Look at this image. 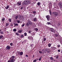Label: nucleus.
Listing matches in <instances>:
<instances>
[{
	"instance_id": "51",
	"label": "nucleus",
	"mask_w": 62,
	"mask_h": 62,
	"mask_svg": "<svg viewBox=\"0 0 62 62\" xmlns=\"http://www.w3.org/2000/svg\"><path fill=\"white\" fill-rule=\"evenodd\" d=\"M26 57H28V55H27V54H26Z\"/></svg>"
},
{
	"instance_id": "4",
	"label": "nucleus",
	"mask_w": 62,
	"mask_h": 62,
	"mask_svg": "<svg viewBox=\"0 0 62 62\" xmlns=\"http://www.w3.org/2000/svg\"><path fill=\"white\" fill-rule=\"evenodd\" d=\"M18 18H19L20 20H23L24 18V17L23 16H21L19 15L18 16Z\"/></svg>"
},
{
	"instance_id": "44",
	"label": "nucleus",
	"mask_w": 62,
	"mask_h": 62,
	"mask_svg": "<svg viewBox=\"0 0 62 62\" xmlns=\"http://www.w3.org/2000/svg\"><path fill=\"white\" fill-rule=\"evenodd\" d=\"M39 53H40V54H41L42 53V52H41V51H39Z\"/></svg>"
},
{
	"instance_id": "47",
	"label": "nucleus",
	"mask_w": 62,
	"mask_h": 62,
	"mask_svg": "<svg viewBox=\"0 0 62 62\" xmlns=\"http://www.w3.org/2000/svg\"><path fill=\"white\" fill-rule=\"evenodd\" d=\"M58 52H60V49H58Z\"/></svg>"
},
{
	"instance_id": "53",
	"label": "nucleus",
	"mask_w": 62,
	"mask_h": 62,
	"mask_svg": "<svg viewBox=\"0 0 62 62\" xmlns=\"http://www.w3.org/2000/svg\"><path fill=\"white\" fill-rule=\"evenodd\" d=\"M32 45H30V46H31V47H32Z\"/></svg>"
},
{
	"instance_id": "16",
	"label": "nucleus",
	"mask_w": 62,
	"mask_h": 62,
	"mask_svg": "<svg viewBox=\"0 0 62 62\" xmlns=\"http://www.w3.org/2000/svg\"><path fill=\"white\" fill-rule=\"evenodd\" d=\"M8 21H9V22H10H10H11V19L10 18L9 19H8Z\"/></svg>"
},
{
	"instance_id": "55",
	"label": "nucleus",
	"mask_w": 62,
	"mask_h": 62,
	"mask_svg": "<svg viewBox=\"0 0 62 62\" xmlns=\"http://www.w3.org/2000/svg\"><path fill=\"white\" fill-rule=\"evenodd\" d=\"M47 53H49V51H47Z\"/></svg>"
},
{
	"instance_id": "36",
	"label": "nucleus",
	"mask_w": 62,
	"mask_h": 62,
	"mask_svg": "<svg viewBox=\"0 0 62 62\" xmlns=\"http://www.w3.org/2000/svg\"><path fill=\"white\" fill-rule=\"evenodd\" d=\"M16 34L17 36H19V34L17 32L16 33Z\"/></svg>"
},
{
	"instance_id": "43",
	"label": "nucleus",
	"mask_w": 62,
	"mask_h": 62,
	"mask_svg": "<svg viewBox=\"0 0 62 62\" xmlns=\"http://www.w3.org/2000/svg\"><path fill=\"white\" fill-rule=\"evenodd\" d=\"M24 25H25V24H23L22 25V27H23V26H24Z\"/></svg>"
},
{
	"instance_id": "30",
	"label": "nucleus",
	"mask_w": 62,
	"mask_h": 62,
	"mask_svg": "<svg viewBox=\"0 0 62 62\" xmlns=\"http://www.w3.org/2000/svg\"><path fill=\"white\" fill-rule=\"evenodd\" d=\"M18 54L17 55H18L19 54L20 55V52L19 51H17V52Z\"/></svg>"
},
{
	"instance_id": "56",
	"label": "nucleus",
	"mask_w": 62,
	"mask_h": 62,
	"mask_svg": "<svg viewBox=\"0 0 62 62\" xmlns=\"http://www.w3.org/2000/svg\"><path fill=\"white\" fill-rule=\"evenodd\" d=\"M51 48H54V47H51Z\"/></svg>"
},
{
	"instance_id": "18",
	"label": "nucleus",
	"mask_w": 62,
	"mask_h": 62,
	"mask_svg": "<svg viewBox=\"0 0 62 62\" xmlns=\"http://www.w3.org/2000/svg\"><path fill=\"white\" fill-rule=\"evenodd\" d=\"M51 32H55V30L54 29H53Z\"/></svg>"
},
{
	"instance_id": "7",
	"label": "nucleus",
	"mask_w": 62,
	"mask_h": 62,
	"mask_svg": "<svg viewBox=\"0 0 62 62\" xmlns=\"http://www.w3.org/2000/svg\"><path fill=\"white\" fill-rule=\"evenodd\" d=\"M62 3L61 2H60L59 3V6L60 8H62Z\"/></svg>"
},
{
	"instance_id": "3",
	"label": "nucleus",
	"mask_w": 62,
	"mask_h": 62,
	"mask_svg": "<svg viewBox=\"0 0 62 62\" xmlns=\"http://www.w3.org/2000/svg\"><path fill=\"white\" fill-rule=\"evenodd\" d=\"M15 59H11V58H10L9 60H8L7 62H13L15 61Z\"/></svg>"
},
{
	"instance_id": "38",
	"label": "nucleus",
	"mask_w": 62,
	"mask_h": 62,
	"mask_svg": "<svg viewBox=\"0 0 62 62\" xmlns=\"http://www.w3.org/2000/svg\"><path fill=\"white\" fill-rule=\"evenodd\" d=\"M10 45H11V46H12L13 45V43H11L10 44Z\"/></svg>"
},
{
	"instance_id": "10",
	"label": "nucleus",
	"mask_w": 62,
	"mask_h": 62,
	"mask_svg": "<svg viewBox=\"0 0 62 62\" xmlns=\"http://www.w3.org/2000/svg\"><path fill=\"white\" fill-rule=\"evenodd\" d=\"M6 49H8V50H9L10 49V47L9 46H7L6 47Z\"/></svg>"
},
{
	"instance_id": "5",
	"label": "nucleus",
	"mask_w": 62,
	"mask_h": 62,
	"mask_svg": "<svg viewBox=\"0 0 62 62\" xmlns=\"http://www.w3.org/2000/svg\"><path fill=\"white\" fill-rule=\"evenodd\" d=\"M46 17L47 19V21H49L50 19V16L49 15H47L46 16Z\"/></svg>"
},
{
	"instance_id": "50",
	"label": "nucleus",
	"mask_w": 62,
	"mask_h": 62,
	"mask_svg": "<svg viewBox=\"0 0 62 62\" xmlns=\"http://www.w3.org/2000/svg\"><path fill=\"white\" fill-rule=\"evenodd\" d=\"M21 37H23V35H22L21 36Z\"/></svg>"
},
{
	"instance_id": "20",
	"label": "nucleus",
	"mask_w": 62,
	"mask_h": 62,
	"mask_svg": "<svg viewBox=\"0 0 62 62\" xmlns=\"http://www.w3.org/2000/svg\"><path fill=\"white\" fill-rule=\"evenodd\" d=\"M37 18H34V21H35V22H36L37 21Z\"/></svg>"
},
{
	"instance_id": "37",
	"label": "nucleus",
	"mask_w": 62,
	"mask_h": 62,
	"mask_svg": "<svg viewBox=\"0 0 62 62\" xmlns=\"http://www.w3.org/2000/svg\"><path fill=\"white\" fill-rule=\"evenodd\" d=\"M46 38H45L43 39V40L44 41H46Z\"/></svg>"
},
{
	"instance_id": "46",
	"label": "nucleus",
	"mask_w": 62,
	"mask_h": 62,
	"mask_svg": "<svg viewBox=\"0 0 62 62\" xmlns=\"http://www.w3.org/2000/svg\"><path fill=\"white\" fill-rule=\"evenodd\" d=\"M31 31H28L29 33H31Z\"/></svg>"
},
{
	"instance_id": "48",
	"label": "nucleus",
	"mask_w": 62,
	"mask_h": 62,
	"mask_svg": "<svg viewBox=\"0 0 62 62\" xmlns=\"http://www.w3.org/2000/svg\"><path fill=\"white\" fill-rule=\"evenodd\" d=\"M10 25H11V26H13V24L12 23H11L10 24Z\"/></svg>"
},
{
	"instance_id": "41",
	"label": "nucleus",
	"mask_w": 62,
	"mask_h": 62,
	"mask_svg": "<svg viewBox=\"0 0 62 62\" xmlns=\"http://www.w3.org/2000/svg\"><path fill=\"white\" fill-rule=\"evenodd\" d=\"M47 24L48 25H49L50 24H51V23H50V22H48Z\"/></svg>"
},
{
	"instance_id": "49",
	"label": "nucleus",
	"mask_w": 62,
	"mask_h": 62,
	"mask_svg": "<svg viewBox=\"0 0 62 62\" xmlns=\"http://www.w3.org/2000/svg\"><path fill=\"white\" fill-rule=\"evenodd\" d=\"M60 45H58V47H60Z\"/></svg>"
},
{
	"instance_id": "29",
	"label": "nucleus",
	"mask_w": 62,
	"mask_h": 62,
	"mask_svg": "<svg viewBox=\"0 0 62 62\" xmlns=\"http://www.w3.org/2000/svg\"><path fill=\"white\" fill-rule=\"evenodd\" d=\"M3 37V36L2 35H0V39H2V38Z\"/></svg>"
},
{
	"instance_id": "35",
	"label": "nucleus",
	"mask_w": 62,
	"mask_h": 62,
	"mask_svg": "<svg viewBox=\"0 0 62 62\" xmlns=\"http://www.w3.org/2000/svg\"><path fill=\"white\" fill-rule=\"evenodd\" d=\"M37 5L38 6L40 5V2H38L37 3Z\"/></svg>"
},
{
	"instance_id": "45",
	"label": "nucleus",
	"mask_w": 62,
	"mask_h": 62,
	"mask_svg": "<svg viewBox=\"0 0 62 62\" xmlns=\"http://www.w3.org/2000/svg\"><path fill=\"white\" fill-rule=\"evenodd\" d=\"M56 58V59H57V58H58V55H57V56Z\"/></svg>"
},
{
	"instance_id": "11",
	"label": "nucleus",
	"mask_w": 62,
	"mask_h": 62,
	"mask_svg": "<svg viewBox=\"0 0 62 62\" xmlns=\"http://www.w3.org/2000/svg\"><path fill=\"white\" fill-rule=\"evenodd\" d=\"M9 7V6L7 5V7H6L5 8L6 9H8V8Z\"/></svg>"
},
{
	"instance_id": "42",
	"label": "nucleus",
	"mask_w": 62,
	"mask_h": 62,
	"mask_svg": "<svg viewBox=\"0 0 62 62\" xmlns=\"http://www.w3.org/2000/svg\"><path fill=\"white\" fill-rule=\"evenodd\" d=\"M36 61H37V60H34L33 61V62H36Z\"/></svg>"
},
{
	"instance_id": "57",
	"label": "nucleus",
	"mask_w": 62,
	"mask_h": 62,
	"mask_svg": "<svg viewBox=\"0 0 62 62\" xmlns=\"http://www.w3.org/2000/svg\"><path fill=\"white\" fill-rule=\"evenodd\" d=\"M2 31V30H1V29H0V31Z\"/></svg>"
},
{
	"instance_id": "26",
	"label": "nucleus",
	"mask_w": 62,
	"mask_h": 62,
	"mask_svg": "<svg viewBox=\"0 0 62 62\" xmlns=\"http://www.w3.org/2000/svg\"><path fill=\"white\" fill-rule=\"evenodd\" d=\"M55 37H58V34H55Z\"/></svg>"
},
{
	"instance_id": "8",
	"label": "nucleus",
	"mask_w": 62,
	"mask_h": 62,
	"mask_svg": "<svg viewBox=\"0 0 62 62\" xmlns=\"http://www.w3.org/2000/svg\"><path fill=\"white\" fill-rule=\"evenodd\" d=\"M23 52H20L19 55L22 56L23 55Z\"/></svg>"
},
{
	"instance_id": "6",
	"label": "nucleus",
	"mask_w": 62,
	"mask_h": 62,
	"mask_svg": "<svg viewBox=\"0 0 62 62\" xmlns=\"http://www.w3.org/2000/svg\"><path fill=\"white\" fill-rule=\"evenodd\" d=\"M53 13L54 14L55 16H57L58 15V13L57 12H53Z\"/></svg>"
},
{
	"instance_id": "31",
	"label": "nucleus",
	"mask_w": 62,
	"mask_h": 62,
	"mask_svg": "<svg viewBox=\"0 0 62 62\" xmlns=\"http://www.w3.org/2000/svg\"><path fill=\"white\" fill-rule=\"evenodd\" d=\"M41 58H42V57H39V61H40L41 60Z\"/></svg>"
},
{
	"instance_id": "58",
	"label": "nucleus",
	"mask_w": 62,
	"mask_h": 62,
	"mask_svg": "<svg viewBox=\"0 0 62 62\" xmlns=\"http://www.w3.org/2000/svg\"><path fill=\"white\" fill-rule=\"evenodd\" d=\"M61 54H62V51H61Z\"/></svg>"
},
{
	"instance_id": "2",
	"label": "nucleus",
	"mask_w": 62,
	"mask_h": 62,
	"mask_svg": "<svg viewBox=\"0 0 62 62\" xmlns=\"http://www.w3.org/2000/svg\"><path fill=\"white\" fill-rule=\"evenodd\" d=\"M32 24V22L30 21H27V23L26 24V25L27 26H29L30 25H31Z\"/></svg>"
},
{
	"instance_id": "54",
	"label": "nucleus",
	"mask_w": 62,
	"mask_h": 62,
	"mask_svg": "<svg viewBox=\"0 0 62 62\" xmlns=\"http://www.w3.org/2000/svg\"><path fill=\"white\" fill-rule=\"evenodd\" d=\"M34 55H33V56H32V57H34Z\"/></svg>"
},
{
	"instance_id": "17",
	"label": "nucleus",
	"mask_w": 62,
	"mask_h": 62,
	"mask_svg": "<svg viewBox=\"0 0 62 62\" xmlns=\"http://www.w3.org/2000/svg\"><path fill=\"white\" fill-rule=\"evenodd\" d=\"M9 25V23H6V26H8V25Z\"/></svg>"
},
{
	"instance_id": "15",
	"label": "nucleus",
	"mask_w": 62,
	"mask_h": 62,
	"mask_svg": "<svg viewBox=\"0 0 62 62\" xmlns=\"http://www.w3.org/2000/svg\"><path fill=\"white\" fill-rule=\"evenodd\" d=\"M53 28H50L49 29V31H51V32L52 31V30H53Z\"/></svg>"
},
{
	"instance_id": "23",
	"label": "nucleus",
	"mask_w": 62,
	"mask_h": 62,
	"mask_svg": "<svg viewBox=\"0 0 62 62\" xmlns=\"http://www.w3.org/2000/svg\"><path fill=\"white\" fill-rule=\"evenodd\" d=\"M33 13L34 14H35L37 13V11H34L33 12Z\"/></svg>"
},
{
	"instance_id": "59",
	"label": "nucleus",
	"mask_w": 62,
	"mask_h": 62,
	"mask_svg": "<svg viewBox=\"0 0 62 62\" xmlns=\"http://www.w3.org/2000/svg\"><path fill=\"white\" fill-rule=\"evenodd\" d=\"M61 62H62V60L61 61Z\"/></svg>"
},
{
	"instance_id": "27",
	"label": "nucleus",
	"mask_w": 62,
	"mask_h": 62,
	"mask_svg": "<svg viewBox=\"0 0 62 62\" xmlns=\"http://www.w3.org/2000/svg\"><path fill=\"white\" fill-rule=\"evenodd\" d=\"M18 4L19 5V6H20L21 5V3L20 2H18Z\"/></svg>"
},
{
	"instance_id": "24",
	"label": "nucleus",
	"mask_w": 62,
	"mask_h": 62,
	"mask_svg": "<svg viewBox=\"0 0 62 62\" xmlns=\"http://www.w3.org/2000/svg\"><path fill=\"white\" fill-rule=\"evenodd\" d=\"M16 31H17V30L15 29L13 30V31H14V32H16Z\"/></svg>"
},
{
	"instance_id": "14",
	"label": "nucleus",
	"mask_w": 62,
	"mask_h": 62,
	"mask_svg": "<svg viewBox=\"0 0 62 62\" xmlns=\"http://www.w3.org/2000/svg\"><path fill=\"white\" fill-rule=\"evenodd\" d=\"M51 44H51L50 43H49L48 44V47H51Z\"/></svg>"
},
{
	"instance_id": "40",
	"label": "nucleus",
	"mask_w": 62,
	"mask_h": 62,
	"mask_svg": "<svg viewBox=\"0 0 62 62\" xmlns=\"http://www.w3.org/2000/svg\"><path fill=\"white\" fill-rule=\"evenodd\" d=\"M24 36H26L27 35V34H26V33H24Z\"/></svg>"
},
{
	"instance_id": "22",
	"label": "nucleus",
	"mask_w": 62,
	"mask_h": 62,
	"mask_svg": "<svg viewBox=\"0 0 62 62\" xmlns=\"http://www.w3.org/2000/svg\"><path fill=\"white\" fill-rule=\"evenodd\" d=\"M22 30H19L18 31V33H22Z\"/></svg>"
},
{
	"instance_id": "34",
	"label": "nucleus",
	"mask_w": 62,
	"mask_h": 62,
	"mask_svg": "<svg viewBox=\"0 0 62 62\" xmlns=\"http://www.w3.org/2000/svg\"><path fill=\"white\" fill-rule=\"evenodd\" d=\"M53 59L54 58L52 57H50V60H53Z\"/></svg>"
},
{
	"instance_id": "28",
	"label": "nucleus",
	"mask_w": 62,
	"mask_h": 62,
	"mask_svg": "<svg viewBox=\"0 0 62 62\" xmlns=\"http://www.w3.org/2000/svg\"><path fill=\"white\" fill-rule=\"evenodd\" d=\"M0 33L1 34H4V32L3 31H1L0 32Z\"/></svg>"
},
{
	"instance_id": "33",
	"label": "nucleus",
	"mask_w": 62,
	"mask_h": 62,
	"mask_svg": "<svg viewBox=\"0 0 62 62\" xmlns=\"http://www.w3.org/2000/svg\"><path fill=\"white\" fill-rule=\"evenodd\" d=\"M15 26H18V24L17 23H16L15 24Z\"/></svg>"
},
{
	"instance_id": "32",
	"label": "nucleus",
	"mask_w": 62,
	"mask_h": 62,
	"mask_svg": "<svg viewBox=\"0 0 62 62\" xmlns=\"http://www.w3.org/2000/svg\"><path fill=\"white\" fill-rule=\"evenodd\" d=\"M60 24H60V23H59L58 24V26H59L60 25Z\"/></svg>"
},
{
	"instance_id": "39",
	"label": "nucleus",
	"mask_w": 62,
	"mask_h": 62,
	"mask_svg": "<svg viewBox=\"0 0 62 62\" xmlns=\"http://www.w3.org/2000/svg\"><path fill=\"white\" fill-rule=\"evenodd\" d=\"M49 11L50 14V15H51V14H52V13H51V10H50Z\"/></svg>"
},
{
	"instance_id": "1",
	"label": "nucleus",
	"mask_w": 62,
	"mask_h": 62,
	"mask_svg": "<svg viewBox=\"0 0 62 62\" xmlns=\"http://www.w3.org/2000/svg\"><path fill=\"white\" fill-rule=\"evenodd\" d=\"M30 2L29 0L24 1L23 2V5H27L28 4H30Z\"/></svg>"
},
{
	"instance_id": "13",
	"label": "nucleus",
	"mask_w": 62,
	"mask_h": 62,
	"mask_svg": "<svg viewBox=\"0 0 62 62\" xmlns=\"http://www.w3.org/2000/svg\"><path fill=\"white\" fill-rule=\"evenodd\" d=\"M17 23H22V22H21V21H20V20H17Z\"/></svg>"
},
{
	"instance_id": "9",
	"label": "nucleus",
	"mask_w": 62,
	"mask_h": 62,
	"mask_svg": "<svg viewBox=\"0 0 62 62\" xmlns=\"http://www.w3.org/2000/svg\"><path fill=\"white\" fill-rule=\"evenodd\" d=\"M28 38L29 39H33V37L32 36H29L28 37Z\"/></svg>"
},
{
	"instance_id": "12",
	"label": "nucleus",
	"mask_w": 62,
	"mask_h": 62,
	"mask_svg": "<svg viewBox=\"0 0 62 62\" xmlns=\"http://www.w3.org/2000/svg\"><path fill=\"white\" fill-rule=\"evenodd\" d=\"M15 58V56H11V58H11L12 59H14V58Z\"/></svg>"
},
{
	"instance_id": "25",
	"label": "nucleus",
	"mask_w": 62,
	"mask_h": 62,
	"mask_svg": "<svg viewBox=\"0 0 62 62\" xmlns=\"http://www.w3.org/2000/svg\"><path fill=\"white\" fill-rule=\"evenodd\" d=\"M2 21H4L5 20V19L4 17L3 18H2V19L1 20Z\"/></svg>"
},
{
	"instance_id": "52",
	"label": "nucleus",
	"mask_w": 62,
	"mask_h": 62,
	"mask_svg": "<svg viewBox=\"0 0 62 62\" xmlns=\"http://www.w3.org/2000/svg\"><path fill=\"white\" fill-rule=\"evenodd\" d=\"M21 9H23V7H22L21 8Z\"/></svg>"
},
{
	"instance_id": "19",
	"label": "nucleus",
	"mask_w": 62,
	"mask_h": 62,
	"mask_svg": "<svg viewBox=\"0 0 62 62\" xmlns=\"http://www.w3.org/2000/svg\"><path fill=\"white\" fill-rule=\"evenodd\" d=\"M38 30L39 29H37V28H35L34 29V30H35V31H38Z\"/></svg>"
},
{
	"instance_id": "21",
	"label": "nucleus",
	"mask_w": 62,
	"mask_h": 62,
	"mask_svg": "<svg viewBox=\"0 0 62 62\" xmlns=\"http://www.w3.org/2000/svg\"><path fill=\"white\" fill-rule=\"evenodd\" d=\"M18 16H18V15L16 16L15 17V19H18Z\"/></svg>"
}]
</instances>
